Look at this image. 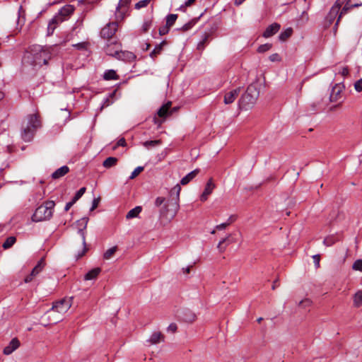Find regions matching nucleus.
<instances>
[{
	"mask_svg": "<svg viewBox=\"0 0 362 362\" xmlns=\"http://www.w3.org/2000/svg\"><path fill=\"white\" fill-rule=\"evenodd\" d=\"M35 276H31V273L25 278V282L29 283L33 281Z\"/></svg>",
	"mask_w": 362,
	"mask_h": 362,
	"instance_id": "58",
	"label": "nucleus"
},
{
	"mask_svg": "<svg viewBox=\"0 0 362 362\" xmlns=\"http://www.w3.org/2000/svg\"><path fill=\"white\" fill-rule=\"evenodd\" d=\"M271 48H272V45L269 44V43H266V44L260 45L257 49V52L259 53L265 52L269 50Z\"/></svg>",
	"mask_w": 362,
	"mask_h": 362,
	"instance_id": "41",
	"label": "nucleus"
},
{
	"mask_svg": "<svg viewBox=\"0 0 362 362\" xmlns=\"http://www.w3.org/2000/svg\"><path fill=\"white\" fill-rule=\"evenodd\" d=\"M103 78L106 81L117 80V79H119V76L117 74V73L115 70L110 69V70L106 71L104 73Z\"/></svg>",
	"mask_w": 362,
	"mask_h": 362,
	"instance_id": "27",
	"label": "nucleus"
},
{
	"mask_svg": "<svg viewBox=\"0 0 362 362\" xmlns=\"http://www.w3.org/2000/svg\"><path fill=\"white\" fill-rule=\"evenodd\" d=\"M344 1H346V3L340 12L336 25L338 24L341 16L346 14L349 10L351 9L350 0H337L334 4V6L331 8L330 11L328 14L329 20L330 21H332L338 15L339 9Z\"/></svg>",
	"mask_w": 362,
	"mask_h": 362,
	"instance_id": "5",
	"label": "nucleus"
},
{
	"mask_svg": "<svg viewBox=\"0 0 362 362\" xmlns=\"http://www.w3.org/2000/svg\"><path fill=\"white\" fill-rule=\"evenodd\" d=\"M354 88L357 92H361L362 91V78L356 81L354 83Z\"/></svg>",
	"mask_w": 362,
	"mask_h": 362,
	"instance_id": "46",
	"label": "nucleus"
},
{
	"mask_svg": "<svg viewBox=\"0 0 362 362\" xmlns=\"http://www.w3.org/2000/svg\"><path fill=\"white\" fill-rule=\"evenodd\" d=\"M292 33V28H288L279 35V39L281 41H286L288 38H289L291 36Z\"/></svg>",
	"mask_w": 362,
	"mask_h": 362,
	"instance_id": "34",
	"label": "nucleus"
},
{
	"mask_svg": "<svg viewBox=\"0 0 362 362\" xmlns=\"http://www.w3.org/2000/svg\"><path fill=\"white\" fill-rule=\"evenodd\" d=\"M280 29V25L279 23H274L272 25H269L265 31L263 33L264 37H269L276 33Z\"/></svg>",
	"mask_w": 362,
	"mask_h": 362,
	"instance_id": "17",
	"label": "nucleus"
},
{
	"mask_svg": "<svg viewBox=\"0 0 362 362\" xmlns=\"http://www.w3.org/2000/svg\"><path fill=\"white\" fill-rule=\"evenodd\" d=\"M339 74L343 76H346L349 74V70L347 66L342 67L341 71H339Z\"/></svg>",
	"mask_w": 362,
	"mask_h": 362,
	"instance_id": "51",
	"label": "nucleus"
},
{
	"mask_svg": "<svg viewBox=\"0 0 362 362\" xmlns=\"http://www.w3.org/2000/svg\"><path fill=\"white\" fill-rule=\"evenodd\" d=\"M237 218V216L236 215H231L227 222H226V226H229L232 223H233Z\"/></svg>",
	"mask_w": 362,
	"mask_h": 362,
	"instance_id": "55",
	"label": "nucleus"
},
{
	"mask_svg": "<svg viewBox=\"0 0 362 362\" xmlns=\"http://www.w3.org/2000/svg\"><path fill=\"white\" fill-rule=\"evenodd\" d=\"M182 320L187 322H193L196 319V315L189 310H187L183 313Z\"/></svg>",
	"mask_w": 362,
	"mask_h": 362,
	"instance_id": "28",
	"label": "nucleus"
},
{
	"mask_svg": "<svg viewBox=\"0 0 362 362\" xmlns=\"http://www.w3.org/2000/svg\"><path fill=\"white\" fill-rule=\"evenodd\" d=\"M362 303V291H359L356 292L354 296V304L356 307H359Z\"/></svg>",
	"mask_w": 362,
	"mask_h": 362,
	"instance_id": "40",
	"label": "nucleus"
},
{
	"mask_svg": "<svg viewBox=\"0 0 362 362\" xmlns=\"http://www.w3.org/2000/svg\"><path fill=\"white\" fill-rule=\"evenodd\" d=\"M73 46L79 50H87L90 47V43L88 42H82L74 44Z\"/></svg>",
	"mask_w": 362,
	"mask_h": 362,
	"instance_id": "39",
	"label": "nucleus"
},
{
	"mask_svg": "<svg viewBox=\"0 0 362 362\" xmlns=\"http://www.w3.org/2000/svg\"><path fill=\"white\" fill-rule=\"evenodd\" d=\"M101 269L99 267L94 268L91 270H90L86 275H85V280H93L97 278L98 274L100 273Z\"/></svg>",
	"mask_w": 362,
	"mask_h": 362,
	"instance_id": "25",
	"label": "nucleus"
},
{
	"mask_svg": "<svg viewBox=\"0 0 362 362\" xmlns=\"http://www.w3.org/2000/svg\"><path fill=\"white\" fill-rule=\"evenodd\" d=\"M245 0H235V4L236 6H240L242 4Z\"/></svg>",
	"mask_w": 362,
	"mask_h": 362,
	"instance_id": "64",
	"label": "nucleus"
},
{
	"mask_svg": "<svg viewBox=\"0 0 362 362\" xmlns=\"http://www.w3.org/2000/svg\"><path fill=\"white\" fill-rule=\"evenodd\" d=\"M163 340L164 335L161 332H157L152 334L148 341L151 344H156L160 343V341H163Z\"/></svg>",
	"mask_w": 362,
	"mask_h": 362,
	"instance_id": "21",
	"label": "nucleus"
},
{
	"mask_svg": "<svg viewBox=\"0 0 362 362\" xmlns=\"http://www.w3.org/2000/svg\"><path fill=\"white\" fill-rule=\"evenodd\" d=\"M240 90L241 88L239 87L226 93L224 95V103L226 105L233 103L239 95Z\"/></svg>",
	"mask_w": 362,
	"mask_h": 362,
	"instance_id": "13",
	"label": "nucleus"
},
{
	"mask_svg": "<svg viewBox=\"0 0 362 362\" xmlns=\"http://www.w3.org/2000/svg\"><path fill=\"white\" fill-rule=\"evenodd\" d=\"M269 59L272 62H279L281 60V57L279 54L275 53L269 56Z\"/></svg>",
	"mask_w": 362,
	"mask_h": 362,
	"instance_id": "48",
	"label": "nucleus"
},
{
	"mask_svg": "<svg viewBox=\"0 0 362 362\" xmlns=\"http://www.w3.org/2000/svg\"><path fill=\"white\" fill-rule=\"evenodd\" d=\"M100 201V197H94L92 204H99Z\"/></svg>",
	"mask_w": 362,
	"mask_h": 362,
	"instance_id": "60",
	"label": "nucleus"
},
{
	"mask_svg": "<svg viewBox=\"0 0 362 362\" xmlns=\"http://www.w3.org/2000/svg\"><path fill=\"white\" fill-rule=\"evenodd\" d=\"M215 187V185L213 182L212 179H209L207 182L204 190L200 196V202H204L207 200L209 194H211L212 191Z\"/></svg>",
	"mask_w": 362,
	"mask_h": 362,
	"instance_id": "14",
	"label": "nucleus"
},
{
	"mask_svg": "<svg viewBox=\"0 0 362 362\" xmlns=\"http://www.w3.org/2000/svg\"><path fill=\"white\" fill-rule=\"evenodd\" d=\"M120 49V44L117 40H114L107 45L105 47V52L108 54V51L110 50L114 52L115 51L119 52Z\"/></svg>",
	"mask_w": 362,
	"mask_h": 362,
	"instance_id": "23",
	"label": "nucleus"
},
{
	"mask_svg": "<svg viewBox=\"0 0 362 362\" xmlns=\"http://www.w3.org/2000/svg\"><path fill=\"white\" fill-rule=\"evenodd\" d=\"M323 243L326 246H331L334 243V240L332 237H328L324 240Z\"/></svg>",
	"mask_w": 362,
	"mask_h": 362,
	"instance_id": "47",
	"label": "nucleus"
},
{
	"mask_svg": "<svg viewBox=\"0 0 362 362\" xmlns=\"http://www.w3.org/2000/svg\"><path fill=\"white\" fill-rule=\"evenodd\" d=\"M177 325L175 323H171L168 327V331L174 333L177 331Z\"/></svg>",
	"mask_w": 362,
	"mask_h": 362,
	"instance_id": "53",
	"label": "nucleus"
},
{
	"mask_svg": "<svg viewBox=\"0 0 362 362\" xmlns=\"http://www.w3.org/2000/svg\"><path fill=\"white\" fill-rule=\"evenodd\" d=\"M165 201V199L164 198H162V197H158L156 199V204H163Z\"/></svg>",
	"mask_w": 362,
	"mask_h": 362,
	"instance_id": "61",
	"label": "nucleus"
},
{
	"mask_svg": "<svg viewBox=\"0 0 362 362\" xmlns=\"http://www.w3.org/2000/svg\"><path fill=\"white\" fill-rule=\"evenodd\" d=\"M78 224L80 226H83V228H79L78 230V233L79 234L81 240V244L83 246V252L81 254L78 255V257H81L86 252V236L85 233L83 230L86 228L87 225V219L86 218H82L81 220L78 221Z\"/></svg>",
	"mask_w": 362,
	"mask_h": 362,
	"instance_id": "10",
	"label": "nucleus"
},
{
	"mask_svg": "<svg viewBox=\"0 0 362 362\" xmlns=\"http://www.w3.org/2000/svg\"><path fill=\"white\" fill-rule=\"evenodd\" d=\"M117 160L118 159L115 157H108L103 161V165L105 168H110L115 166L117 164Z\"/></svg>",
	"mask_w": 362,
	"mask_h": 362,
	"instance_id": "30",
	"label": "nucleus"
},
{
	"mask_svg": "<svg viewBox=\"0 0 362 362\" xmlns=\"http://www.w3.org/2000/svg\"><path fill=\"white\" fill-rule=\"evenodd\" d=\"M54 205H39L35 210L32 216V220L34 222H40L49 220L53 214Z\"/></svg>",
	"mask_w": 362,
	"mask_h": 362,
	"instance_id": "6",
	"label": "nucleus"
},
{
	"mask_svg": "<svg viewBox=\"0 0 362 362\" xmlns=\"http://www.w3.org/2000/svg\"><path fill=\"white\" fill-rule=\"evenodd\" d=\"M258 97L259 91L255 85L250 84L247 86L245 93L240 97V105L244 108L250 107L255 103Z\"/></svg>",
	"mask_w": 362,
	"mask_h": 362,
	"instance_id": "4",
	"label": "nucleus"
},
{
	"mask_svg": "<svg viewBox=\"0 0 362 362\" xmlns=\"http://www.w3.org/2000/svg\"><path fill=\"white\" fill-rule=\"evenodd\" d=\"M16 241V238L14 236H10L6 238L5 242L3 243L2 247L4 249L7 250L11 247Z\"/></svg>",
	"mask_w": 362,
	"mask_h": 362,
	"instance_id": "33",
	"label": "nucleus"
},
{
	"mask_svg": "<svg viewBox=\"0 0 362 362\" xmlns=\"http://www.w3.org/2000/svg\"><path fill=\"white\" fill-rule=\"evenodd\" d=\"M117 246H114V247L108 249L104 253V255H103L104 259H111L113 257V255H115V253L117 252Z\"/></svg>",
	"mask_w": 362,
	"mask_h": 362,
	"instance_id": "35",
	"label": "nucleus"
},
{
	"mask_svg": "<svg viewBox=\"0 0 362 362\" xmlns=\"http://www.w3.org/2000/svg\"><path fill=\"white\" fill-rule=\"evenodd\" d=\"M64 21V18L62 17L60 15H55L49 21L47 26V32L48 35H51L53 33L54 30L57 28V25Z\"/></svg>",
	"mask_w": 362,
	"mask_h": 362,
	"instance_id": "12",
	"label": "nucleus"
},
{
	"mask_svg": "<svg viewBox=\"0 0 362 362\" xmlns=\"http://www.w3.org/2000/svg\"><path fill=\"white\" fill-rule=\"evenodd\" d=\"M171 105L172 103L170 101L163 105L157 112L158 116L165 119L167 116L170 115L171 112L169 111V109L170 108Z\"/></svg>",
	"mask_w": 362,
	"mask_h": 362,
	"instance_id": "18",
	"label": "nucleus"
},
{
	"mask_svg": "<svg viewBox=\"0 0 362 362\" xmlns=\"http://www.w3.org/2000/svg\"><path fill=\"white\" fill-rule=\"evenodd\" d=\"M117 146H126V141L124 138H121L118 140L117 143Z\"/></svg>",
	"mask_w": 362,
	"mask_h": 362,
	"instance_id": "56",
	"label": "nucleus"
},
{
	"mask_svg": "<svg viewBox=\"0 0 362 362\" xmlns=\"http://www.w3.org/2000/svg\"><path fill=\"white\" fill-rule=\"evenodd\" d=\"M150 2V0H142L139 1L138 3L136 4L135 7L136 8H141L143 7L146 6Z\"/></svg>",
	"mask_w": 362,
	"mask_h": 362,
	"instance_id": "44",
	"label": "nucleus"
},
{
	"mask_svg": "<svg viewBox=\"0 0 362 362\" xmlns=\"http://www.w3.org/2000/svg\"><path fill=\"white\" fill-rule=\"evenodd\" d=\"M194 23L192 22H189L186 24H185L182 28H181V30L182 31H187L188 30H189L190 28H192V27L193 26Z\"/></svg>",
	"mask_w": 362,
	"mask_h": 362,
	"instance_id": "52",
	"label": "nucleus"
},
{
	"mask_svg": "<svg viewBox=\"0 0 362 362\" xmlns=\"http://www.w3.org/2000/svg\"><path fill=\"white\" fill-rule=\"evenodd\" d=\"M166 44L165 41L161 42L159 45H156L153 51L150 53V56L151 58H155L158 54H159L162 49L163 47Z\"/></svg>",
	"mask_w": 362,
	"mask_h": 362,
	"instance_id": "31",
	"label": "nucleus"
},
{
	"mask_svg": "<svg viewBox=\"0 0 362 362\" xmlns=\"http://www.w3.org/2000/svg\"><path fill=\"white\" fill-rule=\"evenodd\" d=\"M179 205H163L160 209V221L163 226L168 224L176 215Z\"/></svg>",
	"mask_w": 362,
	"mask_h": 362,
	"instance_id": "7",
	"label": "nucleus"
},
{
	"mask_svg": "<svg viewBox=\"0 0 362 362\" xmlns=\"http://www.w3.org/2000/svg\"><path fill=\"white\" fill-rule=\"evenodd\" d=\"M69 171V168L66 165H63L56 170L52 174V177L54 180L59 179L63 176H64L66 174H67Z\"/></svg>",
	"mask_w": 362,
	"mask_h": 362,
	"instance_id": "19",
	"label": "nucleus"
},
{
	"mask_svg": "<svg viewBox=\"0 0 362 362\" xmlns=\"http://www.w3.org/2000/svg\"><path fill=\"white\" fill-rule=\"evenodd\" d=\"M20 346V341L17 338H13L10 341L9 344L4 349V354L5 355H10Z\"/></svg>",
	"mask_w": 362,
	"mask_h": 362,
	"instance_id": "16",
	"label": "nucleus"
},
{
	"mask_svg": "<svg viewBox=\"0 0 362 362\" xmlns=\"http://www.w3.org/2000/svg\"><path fill=\"white\" fill-rule=\"evenodd\" d=\"M230 235H228L226 238H223L222 240H221L218 245V248L219 249L220 252H223L226 246L230 243L229 237Z\"/></svg>",
	"mask_w": 362,
	"mask_h": 362,
	"instance_id": "36",
	"label": "nucleus"
},
{
	"mask_svg": "<svg viewBox=\"0 0 362 362\" xmlns=\"http://www.w3.org/2000/svg\"><path fill=\"white\" fill-rule=\"evenodd\" d=\"M161 140L160 139H158V140H152V141H146L145 142L143 143V146H145L146 148H151V147H155L156 146H158L161 144Z\"/></svg>",
	"mask_w": 362,
	"mask_h": 362,
	"instance_id": "38",
	"label": "nucleus"
},
{
	"mask_svg": "<svg viewBox=\"0 0 362 362\" xmlns=\"http://www.w3.org/2000/svg\"><path fill=\"white\" fill-rule=\"evenodd\" d=\"M151 26V21L144 22V23L143 24V26H142L143 31L145 33L147 32L150 29Z\"/></svg>",
	"mask_w": 362,
	"mask_h": 362,
	"instance_id": "49",
	"label": "nucleus"
},
{
	"mask_svg": "<svg viewBox=\"0 0 362 362\" xmlns=\"http://www.w3.org/2000/svg\"><path fill=\"white\" fill-rule=\"evenodd\" d=\"M74 8L73 6L66 5L59 10L57 14L60 15L62 17H64L65 20L66 17L71 15L74 12Z\"/></svg>",
	"mask_w": 362,
	"mask_h": 362,
	"instance_id": "22",
	"label": "nucleus"
},
{
	"mask_svg": "<svg viewBox=\"0 0 362 362\" xmlns=\"http://www.w3.org/2000/svg\"><path fill=\"white\" fill-rule=\"evenodd\" d=\"M192 267V266H189L186 269H183L185 274H189L190 272V269Z\"/></svg>",
	"mask_w": 362,
	"mask_h": 362,
	"instance_id": "63",
	"label": "nucleus"
},
{
	"mask_svg": "<svg viewBox=\"0 0 362 362\" xmlns=\"http://www.w3.org/2000/svg\"><path fill=\"white\" fill-rule=\"evenodd\" d=\"M362 6V3L360 2V3H356V4H351V8H357V7H359V6Z\"/></svg>",
	"mask_w": 362,
	"mask_h": 362,
	"instance_id": "62",
	"label": "nucleus"
},
{
	"mask_svg": "<svg viewBox=\"0 0 362 362\" xmlns=\"http://www.w3.org/2000/svg\"><path fill=\"white\" fill-rule=\"evenodd\" d=\"M311 303H312V301L310 299L305 298V299L300 301L299 305L303 308H307L311 305Z\"/></svg>",
	"mask_w": 362,
	"mask_h": 362,
	"instance_id": "45",
	"label": "nucleus"
},
{
	"mask_svg": "<svg viewBox=\"0 0 362 362\" xmlns=\"http://www.w3.org/2000/svg\"><path fill=\"white\" fill-rule=\"evenodd\" d=\"M352 269L354 270L362 272V259H357L355 261L353 264Z\"/></svg>",
	"mask_w": 362,
	"mask_h": 362,
	"instance_id": "43",
	"label": "nucleus"
},
{
	"mask_svg": "<svg viewBox=\"0 0 362 362\" xmlns=\"http://www.w3.org/2000/svg\"><path fill=\"white\" fill-rule=\"evenodd\" d=\"M177 18V14H169L166 17V25L169 28L171 27Z\"/></svg>",
	"mask_w": 362,
	"mask_h": 362,
	"instance_id": "37",
	"label": "nucleus"
},
{
	"mask_svg": "<svg viewBox=\"0 0 362 362\" xmlns=\"http://www.w3.org/2000/svg\"><path fill=\"white\" fill-rule=\"evenodd\" d=\"M45 266L44 259L42 258L37 264V265L32 269L31 276H37L43 269Z\"/></svg>",
	"mask_w": 362,
	"mask_h": 362,
	"instance_id": "29",
	"label": "nucleus"
},
{
	"mask_svg": "<svg viewBox=\"0 0 362 362\" xmlns=\"http://www.w3.org/2000/svg\"><path fill=\"white\" fill-rule=\"evenodd\" d=\"M181 191V187L179 185H176L173 188L171 189L170 195L172 201L177 202L179 201V196Z\"/></svg>",
	"mask_w": 362,
	"mask_h": 362,
	"instance_id": "24",
	"label": "nucleus"
},
{
	"mask_svg": "<svg viewBox=\"0 0 362 362\" xmlns=\"http://www.w3.org/2000/svg\"><path fill=\"white\" fill-rule=\"evenodd\" d=\"M313 259L314 260V263H315L316 267H319L320 256L319 255H313Z\"/></svg>",
	"mask_w": 362,
	"mask_h": 362,
	"instance_id": "54",
	"label": "nucleus"
},
{
	"mask_svg": "<svg viewBox=\"0 0 362 362\" xmlns=\"http://www.w3.org/2000/svg\"><path fill=\"white\" fill-rule=\"evenodd\" d=\"M228 226H226V223H223L218 226H216V228L218 230H222V229H224L227 227Z\"/></svg>",
	"mask_w": 362,
	"mask_h": 362,
	"instance_id": "59",
	"label": "nucleus"
},
{
	"mask_svg": "<svg viewBox=\"0 0 362 362\" xmlns=\"http://www.w3.org/2000/svg\"><path fill=\"white\" fill-rule=\"evenodd\" d=\"M196 0H187L185 1V4L180 7V9H182L183 7H187L190 6L192 4L194 3Z\"/></svg>",
	"mask_w": 362,
	"mask_h": 362,
	"instance_id": "57",
	"label": "nucleus"
},
{
	"mask_svg": "<svg viewBox=\"0 0 362 362\" xmlns=\"http://www.w3.org/2000/svg\"><path fill=\"white\" fill-rule=\"evenodd\" d=\"M344 86L341 84H336L332 89L330 93V100L332 102H336L341 98V94L343 91Z\"/></svg>",
	"mask_w": 362,
	"mask_h": 362,
	"instance_id": "15",
	"label": "nucleus"
},
{
	"mask_svg": "<svg viewBox=\"0 0 362 362\" xmlns=\"http://www.w3.org/2000/svg\"><path fill=\"white\" fill-rule=\"evenodd\" d=\"M51 57L49 48L40 45H33L25 54L23 63L25 66H31L36 69L47 64Z\"/></svg>",
	"mask_w": 362,
	"mask_h": 362,
	"instance_id": "1",
	"label": "nucleus"
},
{
	"mask_svg": "<svg viewBox=\"0 0 362 362\" xmlns=\"http://www.w3.org/2000/svg\"><path fill=\"white\" fill-rule=\"evenodd\" d=\"M108 55L115 57L118 59L126 62H132L136 58V56L133 52L129 51H122L121 49H119V52L115 51L114 52L110 50L108 51Z\"/></svg>",
	"mask_w": 362,
	"mask_h": 362,
	"instance_id": "9",
	"label": "nucleus"
},
{
	"mask_svg": "<svg viewBox=\"0 0 362 362\" xmlns=\"http://www.w3.org/2000/svg\"><path fill=\"white\" fill-rule=\"evenodd\" d=\"M86 188L85 187H81L78 191L76 192L73 199L67 204H75L86 192Z\"/></svg>",
	"mask_w": 362,
	"mask_h": 362,
	"instance_id": "32",
	"label": "nucleus"
},
{
	"mask_svg": "<svg viewBox=\"0 0 362 362\" xmlns=\"http://www.w3.org/2000/svg\"><path fill=\"white\" fill-rule=\"evenodd\" d=\"M168 32H169V27L167 25L161 27L159 29V34L160 35H164L167 34Z\"/></svg>",
	"mask_w": 362,
	"mask_h": 362,
	"instance_id": "50",
	"label": "nucleus"
},
{
	"mask_svg": "<svg viewBox=\"0 0 362 362\" xmlns=\"http://www.w3.org/2000/svg\"><path fill=\"white\" fill-rule=\"evenodd\" d=\"M142 207L141 206H136L135 208L131 209L126 215L127 219H132L136 218L141 212Z\"/></svg>",
	"mask_w": 362,
	"mask_h": 362,
	"instance_id": "26",
	"label": "nucleus"
},
{
	"mask_svg": "<svg viewBox=\"0 0 362 362\" xmlns=\"http://www.w3.org/2000/svg\"><path fill=\"white\" fill-rule=\"evenodd\" d=\"M199 173V169H195L185 175L180 180V183L182 185H185L188 184L191 180H192Z\"/></svg>",
	"mask_w": 362,
	"mask_h": 362,
	"instance_id": "20",
	"label": "nucleus"
},
{
	"mask_svg": "<svg viewBox=\"0 0 362 362\" xmlns=\"http://www.w3.org/2000/svg\"><path fill=\"white\" fill-rule=\"evenodd\" d=\"M144 170V167L142 166H139L137 167L136 168L134 169V170L132 173L129 178L130 179H134L135 178L137 175H139L142 171Z\"/></svg>",
	"mask_w": 362,
	"mask_h": 362,
	"instance_id": "42",
	"label": "nucleus"
},
{
	"mask_svg": "<svg viewBox=\"0 0 362 362\" xmlns=\"http://www.w3.org/2000/svg\"><path fill=\"white\" fill-rule=\"evenodd\" d=\"M118 28L117 22L107 23L100 31V35L104 39L112 40Z\"/></svg>",
	"mask_w": 362,
	"mask_h": 362,
	"instance_id": "8",
	"label": "nucleus"
},
{
	"mask_svg": "<svg viewBox=\"0 0 362 362\" xmlns=\"http://www.w3.org/2000/svg\"><path fill=\"white\" fill-rule=\"evenodd\" d=\"M41 127V121L38 112L28 115L22 124L21 136L25 142L33 140L35 132Z\"/></svg>",
	"mask_w": 362,
	"mask_h": 362,
	"instance_id": "2",
	"label": "nucleus"
},
{
	"mask_svg": "<svg viewBox=\"0 0 362 362\" xmlns=\"http://www.w3.org/2000/svg\"><path fill=\"white\" fill-rule=\"evenodd\" d=\"M129 4V0H120L117 8L115 12V18L116 21L122 20L124 18V15L127 11V4Z\"/></svg>",
	"mask_w": 362,
	"mask_h": 362,
	"instance_id": "11",
	"label": "nucleus"
},
{
	"mask_svg": "<svg viewBox=\"0 0 362 362\" xmlns=\"http://www.w3.org/2000/svg\"><path fill=\"white\" fill-rule=\"evenodd\" d=\"M71 308V302L69 300L62 299L53 303L52 308L47 312L48 319L53 323H57L62 320V315L66 313Z\"/></svg>",
	"mask_w": 362,
	"mask_h": 362,
	"instance_id": "3",
	"label": "nucleus"
}]
</instances>
